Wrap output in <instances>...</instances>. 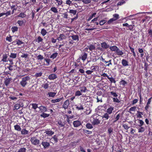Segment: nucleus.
Wrapping results in <instances>:
<instances>
[{
    "label": "nucleus",
    "mask_w": 152,
    "mask_h": 152,
    "mask_svg": "<svg viewBox=\"0 0 152 152\" xmlns=\"http://www.w3.org/2000/svg\"><path fill=\"white\" fill-rule=\"evenodd\" d=\"M116 54L118 56H122L124 54V52L122 50H121L118 48V50H117L116 52Z\"/></svg>",
    "instance_id": "412c9836"
},
{
    "label": "nucleus",
    "mask_w": 152,
    "mask_h": 152,
    "mask_svg": "<svg viewBox=\"0 0 152 152\" xmlns=\"http://www.w3.org/2000/svg\"><path fill=\"white\" fill-rule=\"evenodd\" d=\"M86 127L88 129H91L93 128V126L92 125L90 124H87L86 125Z\"/></svg>",
    "instance_id": "3c124183"
},
{
    "label": "nucleus",
    "mask_w": 152,
    "mask_h": 152,
    "mask_svg": "<svg viewBox=\"0 0 152 152\" xmlns=\"http://www.w3.org/2000/svg\"><path fill=\"white\" fill-rule=\"evenodd\" d=\"M42 144L45 148H48L50 146L49 143L45 141H43L42 143Z\"/></svg>",
    "instance_id": "6e6552de"
},
{
    "label": "nucleus",
    "mask_w": 152,
    "mask_h": 152,
    "mask_svg": "<svg viewBox=\"0 0 152 152\" xmlns=\"http://www.w3.org/2000/svg\"><path fill=\"white\" fill-rule=\"evenodd\" d=\"M38 108L41 113L45 112L47 111V108L45 106L41 105Z\"/></svg>",
    "instance_id": "423d86ee"
},
{
    "label": "nucleus",
    "mask_w": 152,
    "mask_h": 152,
    "mask_svg": "<svg viewBox=\"0 0 152 152\" xmlns=\"http://www.w3.org/2000/svg\"><path fill=\"white\" fill-rule=\"evenodd\" d=\"M18 27L15 26L12 27L11 28V30L13 33L17 31H18Z\"/></svg>",
    "instance_id": "f704fd0d"
},
{
    "label": "nucleus",
    "mask_w": 152,
    "mask_h": 152,
    "mask_svg": "<svg viewBox=\"0 0 152 152\" xmlns=\"http://www.w3.org/2000/svg\"><path fill=\"white\" fill-rule=\"evenodd\" d=\"M50 10L51 11L54 13H57L58 12V11L57 9L55 7H53L51 8Z\"/></svg>",
    "instance_id": "c85d7f7f"
},
{
    "label": "nucleus",
    "mask_w": 152,
    "mask_h": 152,
    "mask_svg": "<svg viewBox=\"0 0 152 152\" xmlns=\"http://www.w3.org/2000/svg\"><path fill=\"white\" fill-rule=\"evenodd\" d=\"M113 128L111 127H110L108 128V132L109 135H111L112 134L113 131Z\"/></svg>",
    "instance_id": "cd10ccee"
},
{
    "label": "nucleus",
    "mask_w": 152,
    "mask_h": 152,
    "mask_svg": "<svg viewBox=\"0 0 152 152\" xmlns=\"http://www.w3.org/2000/svg\"><path fill=\"white\" fill-rule=\"evenodd\" d=\"M106 21L105 20H102L100 21L99 22V24L101 26L103 25L106 22Z\"/></svg>",
    "instance_id": "680f3d73"
},
{
    "label": "nucleus",
    "mask_w": 152,
    "mask_h": 152,
    "mask_svg": "<svg viewBox=\"0 0 152 152\" xmlns=\"http://www.w3.org/2000/svg\"><path fill=\"white\" fill-rule=\"evenodd\" d=\"M57 78V75L55 74H51L48 76V78L50 80H53L56 79Z\"/></svg>",
    "instance_id": "9b49d317"
},
{
    "label": "nucleus",
    "mask_w": 152,
    "mask_h": 152,
    "mask_svg": "<svg viewBox=\"0 0 152 152\" xmlns=\"http://www.w3.org/2000/svg\"><path fill=\"white\" fill-rule=\"evenodd\" d=\"M26 149L25 148H20L18 151V152H26Z\"/></svg>",
    "instance_id": "864d4df0"
},
{
    "label": "nucleus",
    "mask_w": 152,
    "mask_h": 152,
    "mask_svg": "<svg viewBox=\"0 0 152 152\" xmlns=\"http://www.w3.org/2000/svg\"><path fill=\"white\" fill-rule=\"evenodd\" d=\"M56 94V93L54 92H49L48 93L49 97H54Z\"/></svg>",
    "instance_id": "c756f323"
},
{
    "label": "nucleus",
    "mask_w": 152,
    "mask_h": 152,
    "mask_svg": "<svg viewBox=\"0 0 152 152\" xmlns=\"http://www.w3.org/2000/svg\"><path fill=\"white\" fill-rule=\"evenodd\" d=\"M120 83L124 86L126 84H127V83L125 80H123L121 81Z\"/></svg>",
    "instance_id": "bf43d9fd"
},
{
    "label": "nucleus",
    "mask_w": 152,
    "mask_h": 152,
    "mask_svg": "<svg viewBox=\"0 0 152 152\" xmlns=\"http://www.w3.org/2000/svg\"><path fill=\"white\" fill-rule=\"evenodd\" d=\"M20 107H21V105L20 104H16L14 106L13 110H18V109H19L20 108Z\"/></svg>",
    "instance_id": "393cba45"
},
{
    "label": "nucleus",
    "mask_w": 152,
    "mask_h": 152,
    "mask_svg": "<svg viewBox=\"0 0 152 152\" xmlns=\"http://www.w3.org/2000/svg\"><path fill=\"white\" fill-rule=\"evenodd\" d=\"M110 94L111 95L113 96V97H117L118 96V94L116 92H114L113 91H112L110 92Z\"/></svg>",
    "instance_id": "a18cd8bd"
},
{
    "label": "nucleus",
    "mask_w": 152,
    "mask_h": 152,
    "mask_svg": "<svg viewBox=\"0 0 152 152\" xmlns=\"http://www.w3.org/2000/svg\"><path fill=\"white\" fill-rule=\"evenodd\" d=\"M45 133L47 135L49 136H51L54 134V132L51 130H50V129L48 130L47 129V130L46 131Z\"/></svg>",
    "instance_id": "9d476101"
},
{
    "label": "nucleus",
    "mask_w": 152,
    "mask_h": 152,
    "mask_svg": "<svg viewBox=\"0 0 152 152\" xmlns=\"http://www.w3.org/2000/svg\"><path fill=\"white\" fill-rule=\"evenodd\" d=\"M20 131L21 134L22 135L27 134H29L28 131L26 130L25 129H23Z\"/></svg>",
    "instance_id": "6ab92c4d"
},
{
    "label": "nucleus",
    "mask_w": 152,
    "mask_h": 152,
    "mask_svg": "<svg viewBox=\"0 0 152 152\" xmlns=\"http://www.w3.org/2000/svg\"><path fill=\"white\" fill-rule=\"evenodd\" d=\"M110 49L112 51H115V52L117 50H118V48L116 46H113L109 47Z\"/></svg>",
    "instance_id": "f3484780"
},
{
    "label": "nucleus",
    "mask_w": 152,
    "mask_h": 152,
    "mask_svg": "<svg viewBox=\"0 0 152 152\" xmlns=\"http://www.w3.org/2000/svg\"><path fill=\"white\" fill-rule=\"evenodd\" d=\"M82 2L85 4H88L91 3V0H82Z\"/></svg>",
    "instance_id": "052dcab7"
},
{
    "label": "nucleus",
    "mask_w": 152,
    "mask_h": 152,
    "mask_svg": "<svg viewBox=\"0 0 152 152\" xmlns=\"http://www.w3.org/2000/svg\"><path fill=\"white\" fill-rule=\"evenodd\" d=\"M16 56L17 54L13 53H11L10 55V58H15L16 57Z\"/></svg>",
    "instance_id": "e433bc0d"
},
{
    "label": "nucleus",
    "mask_w": 152,
    "mask_h": 152,
    "mask_svg": "<svg viewBox=\"0 0 152 152\" xmlns=\"http://www.w3.org/2000/svg\"><path fill=\"white\" fill-rule=\"evenodd\" d=\"M26 16V15L23 12H21L19 15H18V17H21L22 18H25Z\"/></svg>",
    "instance_id": "c9c22d12"
},
{
    "label": "nucleus",
    "mask_w": 152,
    "mask_h": 152,
    "mask_svg": "<svg viewBox=\"0 0 152 152\" xmlns=\"http://www.w3.org/2000/svg\"><path fill=\"white\" fill-rule=\"evenodd\" d=\"M82 94L81 92L80 91H77L75 94V96H80L82 95Z\"/></svg>",
    "instance_id": "49530a36"
},
{
    "label": "nucleus",
    "mask_w": 152,
    "mask_h": 152,
    "mask_svg": "<svg viewBox=\"0 0 152 152\" xmlns=\"http://www.w3.org/2000/svg\"><path fill=\"white\" fill-rule=\"evenodd\" d=\"M42 87L45 89H47L49 88V84L48 83H45L42 85Z\"/></svg>",
    "instance_id": "58836bf2"
},
{
    "label": "nucleus",
    "mask_w": 152,
    "mask_h": 152,
    "mask_svg": "<svg viewBox=\"0 0 152 152\" xmlns=\"http://www.w3.org/2000/svg\"><path fill=\"white\" fill-rule=\"evenodd\" d=\"M134 27V25H129L128 27V29L127 30H129L131 31H132L133 30V28Z\"/></svg>",
    "instance_id": "72a5a7b5"
},
{
    "label": "nucleus",
    "mask_w": 152,
    "mask_h": 152,
    "mask_svg": "<svg viewBox=\"0 0 152 152\" xmlns=\"http://www.w3.org/2000/svg\"><path fill=\"white\" fill-rule=\"evenodd\" d=\"M46 63L47 64H45L46 66H48L50 64V60L49 58H45L44 59Z\"/></svg>",
    "instance_id": "de8ad7c7"
},
{
    "label": "nucleus",
    "mask_w": 152,
    "mask_h": 152,
    "mask_svg": "<svg viewBox=\"0 0 152 152\" xmlns=\"http://www.w3.org/2000/svg\"><path fill=\"white\" fill-rule=\"evenodd\" d=\"M9 66L7 67V68L10 71H12L14 69L13 68L12 65L9 64Z\"/></svg>",
    "instance_id": "13d9d810"
},
{
    "label": "nucleus",
    "mask_w": 152,
    "mask_h": 152,
    "mask_svg": "<svg viewBox=\"0 0 152 152\" xmlns=\"http://www.w3.org/2000/svg\"><path fill=\"white\" fill-rule=\"evenodd\" d=\"M116 20L114 18H113L111 19H110L108 21L107 23L108 24H110L112 22L115 21Z\"/></svg>",
    "instance_id": "37998d69"
},
{
    "label": "nucleus",
    "mask_w": 152,
    "mask_h": 152,
    "mask_svg": "<svg viewBox=\"0 0 152 152\" xmlns=\"http://www.w3.org/2000/svg\"><path fill=\"white\" fill-rule=\"evenodd\" d=\"M122 127H124V128L126 130L128 129L129 128V126L127 125L126 124H123L122 125Z\"/></svg>",
    "instance_id": "603ef678"
},
{
    "label": "nucleus",
    "mask_w": 152,
    "mask_h": 152,
    "mask_svg": "<svg viewBox=\"0 0 152 152\" xmlns=\"http://www.w3.org/2000/svg\"><path fill=\"white\" fill-rule=\"evenodd\" d=\"M50 115L49 114H48L46 113H44V112L42 113L41 115L40 116L42 117H43L44 118H46L49 117Z\"/></svg>",
    "instance_id": "a878e982"
},
{
    "label": "nucleus",
    "mask_w": 152,
    "mask_h": 152,
    "mask_svg": "<svg viewBox=\"0 0 152 152\" xmlns=\"http://www.w3.org/2000/svg\"><path fill=\"white\" fill-rule=\"evenodd\" d=\"M113 17L116 20L119 18V15L117 14H114L113 15Z\"/></svg>",
    "instance_id": "338daca9"
},
{
    "label": "nucleus",
    "mask_w": 152,
    "mask_h": 152,
    "mask_svg": "<svg viewBox=\"0 0 152 152\" xmlns=\"http://www.w3.org/2000/svg\"><path fill=\"white\" fill-rule=\"evenodd\" d=\"M47 33V32L45 29L44 28H42L41 29V34L43 36H45Z\"/></svg>",
    "instance_id": "2f4dec72"
},
{
    "label": "nucleus",
    "mask_w": 152,
    "mask_h": 152,
    "mask_svg": "<svg viewBox=\"0 0 152 152\" xmlns=\"http://www.w3.org/2000/svg\"><path fill=\"white\" fill-rule=\"evenodd\" d=\"M145 130V129L143 127H141L140 128L138 129L139 132H142Z\"/></svg>",
    "instance_id": "774afa93"
},
{
    "label": "nucleus",
    "mask_w": 152,
    "mask_h": 152,
    "mask_svg": "<svg viewBox=\"0 0 152 152\" xmlns=\"http://www.w3.org/2000/svg\"><path fill=\"white\" fill-rule=\"evenodd\" d=\"M31 105L32 106V108L35 110V111L36 113L37 112V111L36 110V109L37 108H38L39 107H38V105L37 104H35V103H33L31 104Z\"/></svg>",
    "instance_id": "7c9ffc66"
},
{
    "label": "nucleus",
    "mask_w": 152,
    "mask_h": 152,
    "mask_svg": "<svg viewBox=\"0 0 152 152\" xmlns=\"http://www.w3.org/2000/svg\"><path fill=\"white\" fill-rule=\"evenodd\" d=\"M69 104V100L67 99L64 102L63 105L62 107L65 109H67Z\"/></svg>",
    "instance_id": "20e7f679"
},
{
    "label": "nucleus",
    "mask_w": 152,
    "mask_h": 152,
    "mask_svg": "<svg viewBox=\"0 0 152 152\" xmlns=\"http://www.w3.org/2000/svg\"><path fill=\"white\" fill-rule=\"evenodd\" d=\"M69 13L72 14L73 15H75L77 12L76 10H70L69 12Z\"/></svg>",
    "instance_id": "79ce46f5"
},
{
    "label": "nucleus",
    "mask_w": 152,
    "mask_h": 152,
    "mask_svg": "<svg viewBox=\"0 0 152 152\" xmlns=\"http://www.w3.org/2000/svg\"><path fill=\"white\" fill-rule=\"evenodd\" d=\"M87 53H83L81 55V59L84 61L86 59L87 56Z\"/></svg>",
    "instance_id": "ddd939ff"
},
{
    "label": "nucleus",
    "mask_w": 152,
    "mask_h": 152,
    "mask_svg": "<svg viewBox=\"0 0 152 152\" xmlns=\"http://www.w3.org/2000/svg\"><path fill=\"white\" fill-rule=\"evenodd\" d=\"M73 125L75 127H77L81 125L80 121H79L77 120L73 121Z\"/></svg>",
    "instance_id": "39448f33"
},
{
    "label": "nucleus",
    "mask_w": 152,
    "mask_h": 152,
    "mask_svg": "<svg viewBox=\"0 0 152 152\" xmlns=\"http://www.w3.org/2000/svg\"><path fill=\"white\" fill-rule=\"evenodd\" d=\"M30 79V77L28 76L22 78V80L20 82V84L22 87H25L28 84L27 81L29 80Z\"/></svg>",
    "instance_id": "f257e3e1"
},
{
    "label": "nucleus",
    "mask_w": 152,
    "mask_h": 152,
    "mask_svg": "<svg viewBox=\"0 0 152 152\" xmlns=\"http://www.w3.org/2000/svg\"><path fill=\"white\" fill-rule=\"evenodd\" d=\"M58 124L60 126V127H63L64 126V123L61 121H58Z\"/></svg>",
    "instance_id": "e2e57ef3"
},
{
    "label": "nucleus",
    "mask_w": 152,
    "mask_h": 152,
    "mask_svg": "<svg viewBox=\"0 0 152 152\" xmlns=\"http://www.w3.org/2000/svg\"><path fill=\"white\" fill-rule=\"evenodd\" d=\"M142 114H143L142 112L139 111H137V116L138 118H141L142 117L141 115Z\"/></svg>",
    "instance_id": "4d7b16f0"
},
{
    "label": "nucleus",
    "mask_w": 152,
    "mask_h": 152,
    "mask_svg": "<svg viewBox=\"0 0 152 152\" xmlns=\"http://www.w3.org/2000/svg\"><path fill=\"white\" fill-rule=\"evenodd\" d=\"M102 47L104 49H107L110 47L109 45L107 44L105 42H103L101 43Z\"/></svg>",
    "instance_id": "0eeeda50"
},
{
    "label": "nucleus",
    "mask_w": 152,
    "mask_h": 152,
    "mask_svg": "<svg viewBox=\"0 0 152 152\" xmlns=\"http://www.w3.org/2000/svg\"><path fill=\"white\" fill-rule=\"evenodd\" d=\"M58 3V6L61 5L63 3L62 0H55Z\"/></svg>",
    "instance_id": "6e6d98bb"
},
{
    "label": "nucleus",
    "mask_w": 152,
    "mask_h": 152,
    "mask_svg": "<svg viewBox=\"0 0 152 152\" xmlns=\"http://www.w3.org/2000/svg\"><path fill=\"white\" fill-rule=\"evenodd\" d=\"M92 28H86L85 29V30L87 31H91L95 29H96L97 28L94 25V26H92Z\"/></svg>",
    "instance_id": "8fccbe9b"
},
{
    "label": "nucleus",
    "mask_w": 152,
    "mask_h": 152,
    "mask_svg": "<svg viewBox=\"0 0 152 152\" xmlns=\"http://www.w3.org/2000/svg\"><path fill=\"white\" fill-rule=\"evenodd\" d=\"M64 99L63 97L61 98H58L55 99H53L51 100V102L53 103H55L60 102L61 100L63 99Z\"/></svg>",
    "instance_id": "1a4fd4ad"
},
{
    "label": "nucleus",
    "mask_w": 152,
    "mask_h": 152,
    "mask_svg": "<svg viewBox=\"0 0 152 152\" xmlns=\"http://www.w3.org/2000/svg\"><path fill=\"white\" fill-rule=\"evenodd\" d=\"M42 73L41 72H39V73H37L35 74V75L36 77H40L42 75Z\"/></svg>",
    "instance_id": "69168bd1"
},
{
    "label": "nucleus",
    "mask_w": 152,
    "mask_h": 152,
    "mask_svg": "<svg viewBox=\"0 0 152 152\" xmlns=\"http://www.w3.org/2000/svg\"><path fill=\"white\" fill-rule=\"evenodd\" d=\"M135 15H131L129 16L126 17L124 19H125L128 20H133V19H135L134 18L135 16Z\"/></svg>",
    "instance_id": "aec40b11"
},
{
    "label": "nucleus",
    "mask_w": 152,
    "mask_h": 152,
    "mask_svg": "<svg viewBox=\"0 0 152 152\" xmlns=\"http://www.w3.org/2000/svg\"><path fill=\"white\" fill-rule=\"evenodd\" d=\"M92 123L94 125H97L100 123V121L99 119V116H94L92 119Z\"/></svg>",
    "instance_id": "f03ea898"
},
{
    "label": "nucleus",
    "mask_w": 152,
    "mask_h": 152,
    "mask_svg": "<svg viewBox=\"0 0 152 152\" xmlns=\"http://www.w3.org/2000/svg\"><path fill=\"white\" fill-rule=\"evenodd\" d=\"M66 36L65 35L63 34H61L58 37L57 39L59 41H61L63 39L66 38Z\"/></svg>",
    "instance_id": "a211bd4d"
},
{
    "label": "nucleus",
    "mask_w": 152,
    "mask_h": 152,
    "mask_svg": "<svg viewBox=\"0 0 152 152\" xmlns=\"http://www.w3.org/2000/svg\"><path fill=\"white\" fill-rule=\"evenodd\" d=\"M37 58L38 60H42L44 58V57L41 55H38L37 57Z\"/></svg>",
    "instance_id": "5fc2aeb1"
},
{
    "label": "nucleus",
    "mask_w": 152,
    "mask_h": 152,
    "mask_svg": "<svg viewBox=\"0 0 152 152\" xmlns=\"http://www.w3.org/2000/svg\"><path fill=\"white\" fill-rule=\"evenodd\" d=\"M15 42H16V44H17L18 45H20L23 43V42L19 39H16L15 41H13L12 43H15Z\"/></svg>",
    "instance_id": "4be33fe9"
},
{
    "label": "nucleus",
    "mask_w": 152,
    "mask_h": 152,
    "mask_svg": "<svg viewBox=\"0 0 152 152\" xmlns=\"http://www.w3.org/2000/svg\"><path fill=\"white\" fill-rule=\"evenodd\" d=\"M123 66H128L129 65L128 62L126 59H123L121 61Z\"/></svg>",
    "instance_id": "f8f14e48"
},
{
    "label": "nucleus",
    "mask_w": 152,
    "mask_h": 152,
    "mask_svg": "<svg viewBox=\"0 0 152 152\" xmlns=\"http://www.w3.org/2000/svg\"><path fill=\"white\" fill-rule=\"evenodd\" d=\"M76 108L78 110H83L84 109L83 106L81 104L76 105Z\"/></svg>",
    "instance_id": "473e14b6"
},
{
    "label": "nucleus",
    "mask_w": 152,
    "mask_h": 152,
    "mask_svg": "<svg viewBox=\"0 0 152 152\" xmlns=\"http://www.w3.org/2000/svg\"><path fill=\"white\" fill-rule=\"evenodd\" d=\"M7 57V54H5L3 55L2 56V58L1 60V61L5 62H7L8 61Z\"/></svg>",
    "instance_id": "2eb2a0df"
},
{
    "label": "nucleus",
    "mask_w": 152,
    "mask_h": 152,
    "mask_svg": "<svg viewBox=\"0 0 152 152\" xmlns=\"http://www.w3.org/2000/svg\"><path fill=\"white\" fill-rule=\"evenodd\" d=\"M108 79L110 80L111 83H115V81L114 78H113L112 77H108Z\"/></svg>",
    "instance_id": "c03bdc74"
},
{
    "label": "nucleus",
    "mask_w": 152,
    "mask_h": 152,
    "mask_svg": "<svg viewBox=\"0 0 152 152\" xmlns=\"http://www.w3.org/2000/svg\"><path fill=\"white\" fill-rule=\"evenodd\" d=\"M14 127L15 130L18 131H20L21 130V129L20 126L19 125L17 124L15 125L14 126Z\"/></svg>",
    "instance_id": "5701e85b"
},
{
    "label": "nucleus",
    "mask_w": 152,
    "mask_h": 152,
    "mask_svg": "<svg viewBox=\"0 0 152 152\" xmlns=\"http://www.w3.org/2000/svg\"><path fill=\"white\" fill-rule=\"evenodd\" d=\"M30 140L32 143L35 145H37L39 143V140L35 137L31 138Z\"/></svg>",
    "instance_id": "7ed1b4c3"
},
{
    "label": "nucleus",
    "mask_w": 152,
    "mask_h": 152,
    "mask_svg": "<svg viewBox=\"0 0 152 152\" xmlns=\"http://www.w3.org/2000/svg\"><path fill=\"white\" fill-rule=\"evenodd\" d=\"M109 115H110V114H108L107 113H105L104 114V115L102 117L103 118H105L106 119V120H107L109 117Z\"/></svg>",
    "instance_id": "4c0bfd02"
},
{
    "label": "nucleus",
    "mask_w": 152,
    "mask_h": 152,
    "mask_svg": "<svg viewBox=\"0 0 152 152\" xmlns=\"http://www.w3.org/2000/svg\"><path fill=\"white\" fill-rule=\"evenodd\" d=\"M23 21L19 20L18 21L17 23L20 26H22L23 24Z\"/></svg>",
    "instance_id": "0e129e2a"
},
{
    "label": "nucleus",
    "mask_w": 152,
    "mask_h": 152,
    "mask_svg": "<svg viewBox=\"0 0 152 152\" xmlns=\"http://www.w3.org/2000/svg\"><path fill=\"white\" fill-rule=\"evenodd\" d=\"M88 47L90 51H92L94 50L95 49V47L94 45L92 44L90 45L89 46H88Z\"/></svg>",
    "instance_id": "bb28decb"
},
{
    "label": "nucleus",
    "mask_w": 152,
    "mask_h": 152,
    "mask_svg": "<svg viewBox=\"0 0 152 152\" xmlns=\"http://www.w3.org/2000/svg\"><path fill=\"white\" fill-rule=\"evenodd\" d=\"M113 110L114 108L110 106L107 109V113L110 115L112 113Z\"/></svg>",
    "instance_id": "dca6fc26"
},
{
    "label": "nucleus",
    "mask_w": 152,
    "mask_h": 152,
    "mask_svg": "<svg viewBox=\"0 0 152 152\" xmlns=\"http://www.w3.org/2000/svg\"><path fill=\"white\" fill-rule=\"evenodd\" d=\"M10 78H7L5 80L4 83L6 86H8L10 84Z\"/></svg>",
    "instance_id": "a19ab883"
},
{
    "label": "nucleus",
    "mask_w": 152,
    "mask_h": 152,
    "mask_svg": "<svg viewBox=\"0 0 152 152\" xmlns=\"http://www.w3.org/2000/svg\"><path fill=\"white\" fill-rule=\"evenodd\" d=\"M80 91L82 92H85L87 90V88L85 86H83L80 87Z\"/></svg>",
    "instance_id": "b1692460"
},
{
    "label": "nucleus",
    "mask_w": 152,
    "mask_h": 152,
    "mask_svg": "<svg viewBox=\"0 0 152 152\" xmlns=\"http://www.w3.org/2000/svg\"><path fill=\"white\" fill-rule=\"evenodd\" d=\"M58 53H53L50 56V58L53 59L56 58L58 56Z\"/></svg>",
    "instance_id": "ea45409f"
},
{
    "label": "nucleus",
    "mask_w": 152,
    "mask_h": 152,
    "mask_svg": "<svg viewBox=\"0 0 152 152\" xmlns=\"http://www.w3.org/2000/svg\"><path fill=\"white\" fill-rule=\"evenodd\" d=\"M70 37L72 38V39L74 41H79V37L77 35H73L70 36Z\"/></svg>",
    "instance_id": "4468645a"
},
{
    "label": "nucleus",
    "mask_w": 152,
    "mask_h": 152,
    "mask_svg": "<svg viewBox=\"0 0 152 152\" xmlns=\"http://www.w3.org/2000/svg\"><path fill=\"white\" fill-rule=\"evenodd\" d=\"M113 100L114 102L117 103H119L120 102V101L117 97H113Z\"/></svg>",
    "instance_id": "09e8293b"
}]
</instances>
